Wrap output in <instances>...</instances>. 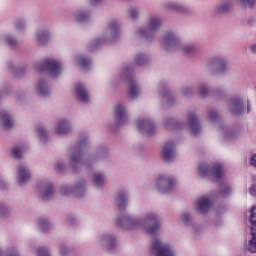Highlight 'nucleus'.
Here are the masks:
<instances>
[{"mask_svg":"<svg viewBox=\"0 0 256 256\" xmlns=\"http://www.w3.org/2000/svg\"><path fill=\"white\" fill-rule=\"evenodd\" d=\"M235 137H237V133L233 131H229L224 134V139H235Z\"/></svg>","mask_w":256,"mask_h":256,"instance_id":"nucleus-50","label":"nucleus"},{"mask_svg":"<svg viewBox=\"0 0 256 256\" xmlns=\"http://www.w3.org/2000/svg\"><path fill=\"white\" fill-rule=\"evenodd\" d=\"M162 47L165 51H182V53H193L195 51V45L183 44L179 40L177 32L169 31L162 39Z\"/></svg>","mask_w":256,"mask_h":256,"instance_id":"nucleus-2","label":"nucleus"},{"mask_svg":"<svg viewBox=\"0 0 256 256\" xmlns=\"http://www.w3.org/2000/svg\"><path fill=\"white\" fill-rule=\"evenodd\" d=\"M251 224L252 239L248 243V251H250V253H256V223Z\"/></svg>","mask_w":256,"mask_h":256,"instance_id":"nucleus-29","label":"nucleus"},{"mask_svg":"<svg viewBox=\"0 0 256 256\" xmlns=\"http://www.w3.org/2000/svg\"><path fill=\"white\" fill-rule=\"evenodd\" d=\"M0 255H1V250H0Z\"/></svg>","mask_w":256,"mask_h":256,"instance_id":"nucleus-62","label":"nucleus"},{"mask_svg":"<svg viewBox=\"0 0 256 256\" xmlns=\"http://www.w3.org/2000/svg\"><path fill=\"white\" fill-rule=\"evenodd\" d=\"M250 51H251V53L256 54V44H252V45L250 46Z\"/></svg>","mask_w":256,"mask_h":256,"instance_id":"nucleus-58","label":"nucleus"},{"mask_svg":"<svg viewBox=\"0 0 256 256\" xmlns=\"http://www.w3.org/2000/svg\"><path fill=\"white\" fill-rule=\"evenodd\" d=\"M27 152V146L25 144H18L12 149V155L14 159H21Z\"/></svg>","mask_w":256,"mask_h":256,"instance_id":"nucleus-28","label":"nucleus"},{"mask_svg":"<svg viewBox=\"0 0 256 256\" xmlns=\"http://www.w3.org/2000/svg\"><path fill=\"white\" fill-rule=\"evenodd\" d=\"M177 180L172 176L162 174L156 180V188L160 193H169L175 187Z\"/></svg>","mask_w":256,"mask_h":256,"instance_id":"nucleus-10","label":"nucleus"},{"mask_svg":"<svg viewBox=\"0 0 256 256\" xmlns=\"http://www.w3.org/2000/svg\"><path fill=\"white\" fill-rule=\"evenodd\" d=\"M39 192L42 199L47 200L53 195V184L49 181H41L39 183Z\"/></svg>","mask_w":256,"mask_h":256,"instance_id":"nucleus-21","label":"nucleus"},{"mask_svg":"<svg viewBox=\"0 0 256 256\" xmlns=\"http://www.w3.org/2000/svg\"><path fill=\"white\" fill-rule=\"evenodd\" d=\"M250 165L256 168V154L250 158Z\"/></svg>","mask_w":256,"mask_h":256,"instance_id":"nucleus-53","label":"nucleus"},{"mask_svg":"<svg viewBox=\"0 0 256 256\" xmlns=\"http://www.w3.org/2000/svg\"><path fill=\"white\" fill-rule=\"evenodd\" d=\"M97 156L101 158L105 157V150H99Z\"/></svg>","mask_w":256,"mask_h":256,"instance_id":"nucleus-59","label":"nucleus"},{"mask_svg":"<svg viewBox=\"0 0 256 256\" xmlns=\"http://www.w3.org/2000/svg\"><path fill=\"white\" fill-rule=\"evenodd\" d=\"M162 94L164 96V101H166L168 105H173V96H171L167 90H164Z\"/></svg>","mask_w":256,"mask_h":256,"instance_id":"nucleus-43","label":"nucleus"},{"mask_svg":"<svg viewBox=\"0 0 256 256\" xmlns=\"http://www.w3.org/2000/svg\"><path fill=\"white\" fill-rule=\"evenodd\" d=\"M36 93L39 97H49L51 95V88L45 80H39L36 85Z\"/></svg>","mask_w":256,"mask_h":256,"instance_id":"nucleus-24","label":"nucleus"},{"mask_svg":"<svg viewBox=\"0 0 256 256\" xmlns=\"http://www.w3.org/2000/svg\"><path fill=\"white\" fill-rule=\"evenodd\" d=\"M0 121L5 129H11L14 125L13 116L7 111L0 112Z\"/></svg>","mask_w":256,"mask_h":256,"instance_id":"nucleus-26","label":"nucleus"},{"mask_svg":"<svg viewBox=\"0 0 256 256\" xmlns=\"http://www.w3.org/2000/svg\"><path fill=\"white\" fill-rule=\"evenodd\" d=\"M166 7L168 9H171L172 11H180V12L185 11V6H183L177 2H169L166 4Z\"/></svg>","mask_w":256,"mask_h":256,"instance_id":"nucleus-37","label":"nucleus"},{"mask_svg":"<svg viewBox=\"0 0 256 256\" xmlns=\"http://www.w3.org/2000/svg\"><path fill=\"white\" fill-rule=\"evenodd\" d=\"M31 180V170L29 167L20 164L17 168V181L19 185H25Z\"/></svg>","mask_w":256,"mask_h":256,"instance_id":"nucleus-16","label":"nucleus"},{"mask_svg":"<svg viewBox=\"0 0 256 256\" xmlns=\"http://www.w3.org/2000/svg\"><path fill=\"white\" fill-rule=\"evenodd\" d=\"M232 7H233V4L231 3V1H227V2H224L221 5H219L216 8V12L219 13V14L229 13V11H231Z\"/></svg>","mask_w":256,"mask_h":256,"instance_id":"nucleus-33","label":"nucleus"},{"mask_svg":"<svg viewBox=\"0 0 256 256\" xmlns=\"http://www.w3.org/2000/svg\"><path fill=\"white\" fill-rule=\"evenodd\" d=\"M120 35L119 21L111 20L106 25L102 34L91 42V47H97L103 45V43H109V41H115Z\"/></svg>","mask_w":256,"mask_h":256,"instance_id":"nucleus-4","label":"nucleus"},{"mask_svg":"<svg viewBox=\"0 0 256 256\" xmlns=\"http://www.w3.org/2000/svg\"><path fill=\"white\" fill-rule=\"evenodd\" d=\"M195 209H197L199 213H208L209 209H211V199H209V197L198 198L195 202Z\"/></svg>","mask_w":256,"mask_h":256,"instance_id":"nucleus-22","label":"nucleus"},{"mask_svg":"<svg viewBox=\"0 0 256 256\" xmlns=\"http://www.w3.org/2000/svg\"><path fill=\"white\" fill-rule=\"evenodd\" d=\"M188 125L190 127V131L192 135H199L201 131V125L199 124V117L197 116V113L192 112L188 115Z\"/></svg>","mask_w":256,"mask_h":256,"instance_id":"nucleus-18","label":"nucleus"},{"mask_svg":"<svg viewBox=\"0 0 256 256\" xmlns=\"http://www.w3.org/2000/svg\"><path fill=\"white\" fill-rule=\"evenodd\" d=\"M161 155L164 161H168V162L173 161L175 157H177V153L175 151V142H172V141L166 142L162 147Z\"/></svg>","mask_w":256,"mask_h":256,"instance_id":"nucleus-15","label":"nucleus"},{"mask_svg":"<svg viewBox=\"0 0 256 256\" xmlns=\"http://www.w3.org/2000/svg\"><path fill=\"white\" fill-rule=\"evenodd\" d=\"M193 87L191 86H185L184 88H182V95H185L186 97L189 95H193Z\"/></svg>","mask_w":256,"mask_h":256,"instance_id":"nucleus-47","label":"nucleus"},{"mask_svg":"<svg viewBox=\"0 0 256 256\" xmlns=\"http://www.w3.org/2000/svg\"><path fill=\"white\" fill-rule=\"evenodd\" d=\"M87 182L85 180L79 181L75 186H63L60 190L62 195H71L75 193L77 197L85 195Z\"/></svg>","mask_w":256,"mask_h":256,"instance_id":"nucleus-12","label":"nucleus"},{"mask_svg":"<svg viewBox=\"0 0 256 256\" xmlns=\"http://www.w3.org/2000/svg\"><path fill=\"white\" fill-rule=\"evenodd\" d=\"M128 201L129 194L126 191H120L115 198V203L117 207H120V209H125V207H127Z\"/></svg>","mask_w":256,"mask_h":256,"instance_id":"nucleus-25","label":"nucleus"},{"mask_svg":"<svg viewBox=\"0 0 256 256\" xmlns=\"http://www.w3.org/2000/svg\"><path fill=\"white\" fill-rule=\"evenodd\" d=\"M35 252L37 256H51V254H49V251H47V249L43 247H36Z\"/></svg>","mask_w":256,"mask_h":256,"instance_id":"nucleus-42","label":"nucleus"},{"mask_svg":"<svg viewBox=\"0 0 256 256\" xmlns=\"http://www.w3.org/2000/svg\"><path fill=\"white\" fill-rule=\"evenodd\" d=\"M243 5H248L250 8H253L256 0H240Z\"/></svg>","mask_w":256,"mask_h":256,"instance_id":"nucleus-51","label":"nucleus"},{"mask_svg":"<svg viewBox=\"0 0 256 256\" xmlns=\"http://www.w3.org/2000/svg\"><path fill=\"white\" fill-rule=\"evenodd\" d=\"M198 173L202 177H211L214 181H219V179H223V175L225 172L223 171V166L221 164H214L213 166H209L205 163L198 165Z\"/></svg>","mask_w":256,"mask_h":256,"instance_id":"nucleus-7","label":"nucleus"},{"mask_svg":"<svg viewBox=\"0 0 256 256\" xmlns=\"http://www.w3.org/2000/svg\"><path fill=\"white\" fill-rule=\"evenodd\" d=\"M101 0H90V3L92 4V5H99V2H100Z\"/></svg>","mask_w":256,"mask_h":256,"instance_id":"nucleus-60","label":"nucleus"},{"mask_svg":"<svg viewBox=\"0 0 256 256\" xmlns=\"http://www.w3.org/2000/svg\"><path fill=\"white\" fill-rule=\"evenodd\" d=\"M54 131L56 135H69L73 131V124L69 118H60L56 122Z\"/></svg>","mask_w":256,"mask_h":256,"instance_id":"nucleus-13","label":"nucleus"},{"mask_svg":"<svg viewBox=\"0 0 256 256\" xmlns=\"http://www.w3.org/2000/svg\"><path fill=\"white\" fill-rule=\"evenodd\" d=\"M74 94L78 101H81V103H88V101L91 99V95L89 94V90L85 87V85L78 83L76 84L74 88Z\"/></svg>","mask_w":256,"mask_h":256,"instance_id":"nucleus-17","label":"nucleus"},{"mask_svg":"<svg viewBox=\"0 0 256 256\" xmlns=\"http://www.w3.org/2000/svg\"><path fill=\"white\" fill-rule=\"evenodd\" d=\"M220 191L222 195H229V193H231V187L227 184H222L220 186Z\"/></svg>","mask_w":256,"mask_h":256,"instance_id":"nucleus-46","label":"nucleus"},{"mask_svg":"<svg viewBox=\"0 0 256 256\" xmlns=\"http://www.w3.org/2000/svg\"><path fill=\"white\" fill-rule=\"evenodd\" d=\"M148 27H140L135 31L137 39H144L145 41H153L155 34L163 25V20L157 16H150L147 20Z\"/></svg>","mask_w":256,"mask_h":256,"instance_id":"nucleus-3","label":"nucleus"},{"mask_svg":"<svg viewBox=\"0 0 256 256\" xmlns=\"http://www.w3.org/2000/svg\"><path fill=\"white\" fill-rule=\"evenodd\" d=\"M37 135L39 139H41L43 142L47 141V137H49V133L47 132V130H45V128L41 126L37 128Z\"/></svg>","mask_w":256,"mask_h":256,"instance_id":"nucleus-39","label":"nucleus"},{"mask_svg":"<svg viewBox=\"0 0 256 256\" xmlns=\"http://www.w3.org/2000/svg\"><path fill=\"white\" fill-rule=\"evenodd\" d=\"M246 106H247V113H251V102L249 100H246Z\"/></svg>","mask_w":256,"mask_h":256,"instance_id":"nucleus-56","label":"nucleus"},{"mask_svg":"<svg viewBox=\"0 0 256 256\" xmlns=\"http://www.w3.org/2000/svg\"><path fill=\"white\" fill-rule=\"evenodd\" d=\"M59 254L60 256H69V248H67L65 245L60 246Z\"/></svg>","mask_w":256,"mask_h":256,"instance_id":"nucleus-49","label":"nucleus"},{"mask_svg":"<svg viewBox=\"0 0 256 256\" xmlns=\"http://www.w3.org/2000/svg\"><path fill=\"white\" fill-rule=\"evenodd\" d=\"M114 117L117 125H125L129 121V110H127V106L123 103L116 104L114 106Z\"/></svg>","mask_w":256,"mask_h":256,"instance_id":"nucleus-11","label":"nucleus"},{"mask_svg":"<svg viewBox=\"0 0 256 256\" xmlns=\"http://www.w3.org/2000/svg\"><path fill=\"white\" fill-rule=\"evenodd\" d=\"M3 41L9 47H15L17 45V39L13 38L11 35L3 36Z\"/></svg>","mask_w":256,"mask_h":256,"instance_id":"nucleus-38","label":"nucleus"},{"mask_svg":"<svg viewBox=\"0 0 256 256\" xmlns=\"http://www.w3.org/2000/svg\"><path fill=\"white\" fill-rule=\"evenodd\" d=\"M6 256H20L19 251H17L15 248H9Z\"/></svg>","mask_w":256,"mask_h":256,"instance_id":"nucleus-52","label":"nucleus"},{"mask_svg":"<svg viewBox=\"0 0 256 256\" xmlns=\"http://www.w3.org/2000/svg\"><path fill=\"white\" fill-rule=\"evenodd\" d=\"M120 77L129 82V97L131 99H137L141 93V89L135 78H133V69L128 65L123 66L120 70Z\"/></svg>","mask_w":256,"mask_h":256,"instance_id":"nucleus-5","label":"nucleus"},{"mask_svg":"<svg viewBox=\"0 0 256 256\" xmlns=\"http://www.w3.org/2000/svg\"><path fill=\"white\" fill-rule=\"evenodd\" d=\"M214 65H216V71L220 75H223V73H227V62L223 58L215 59L213 62Z\"/></svg>","mask_w":256,"mask_h":256,"instance_id":"nucleus-30","label":"nucleus"},{"mask_svg":"<svg viewBox=\"0 0 256 256\" xmlns=\"http://www.w3.org/2000/svg\"><path fill=\"white\" fill-rule=\"evenodd\" d=\"M150 255L152 256H177V251L169 244L159 238L152 239L150 245Z\"/></svg>","mask_w":256,"mask_h":256,"instance_id":"nucleus-6","label":"nucleus"},{"mask_svg":"<svg viewBox=\"0 0 256 256\" xmlns=\"http://www.w3.org/2000/svg\"><path fill=\"white\" fill-rule=\"evenodd\" d=\"M49 39H51V34L47 28L37 30L34 35V41H36L38 45H47Z\"/></svg>","mask_w":256,"mask_h":256,"instance_id":"nucleus-19","label":"nucleus"},{"mask_svg":"<svg viewBox=\"0 0 256 256\" xmlns=\"http://www.w3.org/2000/svg\"><path fill=\"white\" fill-rule=\"evenodd\" d=\"M37 223H38L39 229L43 231V233H47V231H49L50 224L47 219L40 218L38 219Z\"/></svg>","mask_w":256,"mask_h":256,"instance_id":"nucleus-35","label":"nucleus"},{"mask_svg":"<svg viewBox=\"0 0 256 256\" xmlns=\"http://www.w3.org/2000/svg\"><path fill=\"white\" fill-rule=\"evenodd\" d=\"M181 221L184 225H189V222L191 221V214L187 212L182 213Z\"/></svg>","mask_w":256,"mask_h":256,"instance_id":"nucleus-44","label":"nucleus"},{"mask_svg":"<svg viewBox=\"0 0 256 256\" xmlns=\"http://www.w3.org/2000/svg\"><path fill=\"white\" fill-rule=\"evenodd\" d=\"M84 149L85 142H81L77 147L71 150L68 160L72 169H78V167H81V165H89V162L83 159Z\"/></svg>","mask_w":256,"mask_h":256,"instance_id":"nucleus-8","label":"nucleus"},{"mask_svg":"<svg viewBox=\"0 0 256 256\" xmlns=\"http://www.w3.org/2000/svg\"><path fill=\"white\" fill-rule=\"evenodd\" d=\"M147 63H149V56L145 53L137 54L134 57V65H138V67L147 65Z\"/></svg>","mask_w":256,"mask_h":256,"instance_id":"nucleus-31","label":"nucleus"},{"mask_svg":"<svg viewBox=\"0 0 256 256\" xmlns=\"http://www.w3.org/2000/svg\"><path fill=\"white\" fill-rule=\"evenodd\" d=\"M99 243L108 250L115 249L117 247V238L113 235L106 234L100 238Z\"/></svg>","mask_w":256,"mask_h":256,"instance_id":"nucleus-23","label":"nucleus"},{"mask_svg":"<svg viewBox=\"0 0 256 256\" xmlns=\"http://www.w3.org/2000/svg\"><path fill=\"white\" fill-rule=\"evenodd\" d=\"M229 109L234 115H242L245 111V102L239 98L230 100Z\"/></svg>","mask_w":256,"mask_h":256,"instance_id":"nucleus-20","label":"nucleus"},{"mask_svg":"<svg viewBox=\"0 0 256 256\" xmlns=\"http://www.w3.org/2000/svg\"><path fill=\"white\" fill-rule=\"evenodd\" d=\"M208 119L210 121H219V114L215 110H210L208 113Z\"/></svg>","mask_w":256,"mask_h":256,"instance_id":"nucleus-45","label":"nucleus"},{"mask_svg":"<svg viewBox=\"0 0 256 256\" xmlns=\"http://www.w3.org/2000/svg\"><path fill=\"white\" fill-rule=\"evenodd\" d=\"M105 173L103 172H94L92 174V183L97 189H101L105 185Z\"/></svg>","mask_w":256,"mask_h":256,"instance_id":"nucleus-27","label":"nucleus"},{"mask_svg":"<svg viewBox=\"0 0 256 256\" xmlns=\"http://www.w3.org/2000/svg\"><path fill=\"white\" fill-rule=\"evenodd\" d=\"M75 19L79 23H87L91 20V14L85 11H79L75 13Z\"/></svg>","mask_w":256,"mask_h":256,"instance_id":"nucleus-32","label":"nucleus"},{"mask_svg":"<svg viewBox=\"0 0 256 256\" xmlns=\"http://www.w3.org/2000/svg\"><path fill=\"white\" fill-rule=\"evenodd\" d=\"M248 23H249L250 25H253V23H255V19H250V20H248Z\"/></svg>","mask_w":256,"mask_h":256,"instance_id":"nucleus-61","label":"nucleus"},{"mask_svg":"<svg viewBox=\"0 0 256 256\" xmlns=\"http://www.w3.org/2000/svg\"><path fill=\"white\" fill-rule=\"evenodd\" d=\"M136 127L140 133H145L146 135H151L155 131V124L151 118L137 120Z\"/></svg>","mask_w":256,"mask_h":256,"instance_id":"nucleus-14","label":"nucleus"},{"mask_svg":"<svg viewBox=\"0 0 256 256\" xmlns=\"http://www.w3.org/2000/svg\"><path fill=\"white\" fill-rule=\"evenodd\" d=\"M7 212V208L4 205H0V217H3Z\"/></svg>","mask_w":256,"mask_h":256,"instance_id":"nucleus-54","label":"nucleus"},{"mask_svg":"<svg viewBox=\"0 0 256 256\" xmlns=\"http://www.w3.org/2000/svg\"><path fill=\"white\" fill-rule=\"evenodd\" d=\"M36 71H48L53 77H57L63 71L61 62L55 59H48L44 62L35 64Z\"/></svg>","mask_w":256,"mask_h":256,"instance_id":"nucleus-9","label":"nucleus"},{"mask_svg":"<svg viewBox=\"0 0 256 256\" xmlns=\"http://www.w3.org/2000/svg\"><path fill=\"white\" fill-rule=\"evenodd\" d=\"M128 17L131 21H136L139 19V8L132 6L128 9Z\"/></svg>","mask_w":256,"mask_h":256,"instance_id":"nucleus-36","label":"nucleus"},{"mask_svg":"<svg viewBox=\"0 0 256 256\" xmlns=\"http://www.w3.org/2000/svg\"><path fill=\"white\" fill-rule=\"evenodd\" d=\"M76 60L82 69H89V67H91V61L85 58V56H78Z\"/></svg>","mask_w":256,"mask_h":256,"instance_id":"nucleus-34","label":"nucleus"},{"mask_svg":"<svg viewBox=\"0 0 256 256\" xmlns=\"http://www.w3.org/2000/svg\"><path fill=\"white\" fill-rule=\"evenodd\" d=\"M250 223H256V206H253L250 210Z\"/></svg>","mask_w":256,"mask_h":256,"instance_id":"nucleus-48","label":"nucleus"},{"mask_svg":"<svg viewBox=\"0 0 256 256\" xmlns=\"http://www.w3.org/2000/svg\"><path fill=\"white\" fill-rule=\"evenodd\" d=\"M249 193L252 197H256V186H252L249 188Z\"/></svg>","mask_w":256,"mask_h":256,"instance_id":"nucleus-55","label":"nucleus"},{"mask_svg":"<svg viewBox=\"0 0 256 256\" xmlns=\"http://www.w3.org/2000/svg\"><path fill=\"white\" fill-rule=\"evenodd\" d=\"M25 27H27V22L25 21V19H19L16 21L15 29L17 31H23V29H25Z\"/></svg>","mask_w":256,"mask_h":256,"instance_id":"nucleus-40","label":"nucleus"},{"mask_svg":"<svg viewBox=\"0 0 256 256\" xmlns=\"http://www.w3.org/2000/svg\"><path fill=\"white\" fill-rule=\"evenodd\" d=\"M56 167H57V169H58L59 171H63V168H64L63 163L58 162V163L56 164Z\"/></svg>","mask_w":256,"mask_h":256,"instance_id":"nucleus-57","label":"nucleus"},{"mask_svg":"<svg viewBox=\"0 0 256 256\" xmlns=\"http://www.w3.org/2000/svg\"><path fill=\"white\" fill-rule=\"evenodd\" d=\"M117 223L127 231H137L140 229L148 233V235H157L161 229L159 215L155 212H148L142 218L126 214Z\"/></svg>","mask_w":256,"mask_h":256,"instance_id":"nucleus-1","label":"nucleus"},{"mask_svg":"<svg viewBox=\"0 0 256 256\" xmlns=\"http://www.w3.org/2000/svg\"><path fill=\"white\" fill-rule=\"evenodd\" d=\"M199 95L202 97H207V95H209V87L207 84L200 85Z\"/></svg>","mask_w":256,"mask_h":256,"instance_id":"nucleus-41","label":"nucleus"}]
</instances>
